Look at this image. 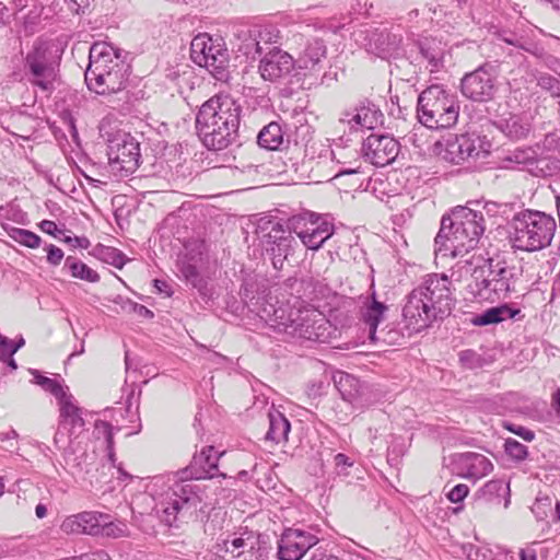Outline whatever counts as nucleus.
I'll return each instance as SVG.
<instances>
[{
    "label": "nucleus",
    "mask_w": 560,
    "mask_h": 560,
    "mask_svg": "<svg viewBox=\"0 0 560 560\" xmlns=\"http://www.w3.org/2000/svg\"><path fill=\"white\" fill-rule=\"evenodd\" d=\"M402 318L409 335L420 332L441 319L417 287L406 298Z\"/></svg>",
    "instance_id": "nucleus-17"
},
{
    "label": "nucleus",
    "mask_w": 560,
    "mask_h": 560,
    "mask_svg": "<svg viewBox=\"0 0 560 560\" xmlns=\"http://www.w3.org/2000/svg\"><path fill=\"white\" fill-rule=\"evenodd\" d=\"M67 8L74 14L84 13L85 9L90 7L91 0H65Z\"/></svg>",
    "instance_id": "nucleus-54"
},
{
    "label": "nucleus",
    "mask_w": 560,
    "mask_h": 560,
    "mask_svg": "<svg viewBox=\"0 0 560 560\" xmlns=\"http://www.w3.org/2000/svg\"><path fill=\"white\" fill-rule=\"evenodd\" d=\"M243 107L229 94H217L206 101L196 114L195 127L208 150L221 151L238 140Z\"/></svg>",
    "instance_id": "nucleus-2"
},
{
    "label": "nucleus",
    "mask_w": 560,
    "mask_h": 560,
    "mask_svg": "<svg viewBox=\"0 0 560 560\" xmlns=\"http://www.w3.org/2000/svg\"><path fill=\"white\" fill-rule=\"evenodd\" d=\"M552 407L556 411V416L560 419V388H557L552 395Z\"/></svg>",
    "instance_id": "nucleus-63"
},
{
    "label": "nucleus",
    "mask_w": 560,
    "mask_h": 560,
    "mask_svg": "<svg viewBox=\"0 0 560 560\" xmlns=\"http://www.w3.org/2000/svg\"><path fill=\"white\" fill-rule=\"evenodd\" d=\"M124 308L127 310L128 312H133L141 317L152 318L154 316L153 312L150 311L148 307L130 300L126 302Z\"/></svg>",
    "instance_id": "nucleus-52"
},
{
    "label": "nucleus",
    "mask_w": 560,
    "mask_h": 560,
    "mask_svg": "<svg viewBox=\"0 0 560 560\" xmlns=\"http://www.w3.org/2000/svg\"><path fill=\"white\" fill-rule=\"evenodd\" d=\"M108 518H104V523L101 529L102 535L113 538H119L128 535V526L122 522H107Z\"/></svg>",
    "instance_id": "nucleus-45"
},
{
    "label": "nucleus",
    "mask_w": 560,
    "mask_h": 560,
    "mask_svg": "<svg viewBox=\"0 0 560 560\" xmlns=\"http://www.w3.org/2000/svg\"><path fill=\"white\" fill-rule=\"evenodd\" d=\"M504 451L515 462H523L528 456L527 446L511 438L505 440Z\"/></svg>",
    "instance_id": "nucleus-43"
},
{
    "label": "nucleus",
    "mask_w": 560,
    "mask_h": 560,
    "mask_svg": "<svg viewBox=\"0 0 560 560\" xmlns=\"http://www.w3.org/2000/svg\"><path fill=\"white\" fill-rule=\"evenodd\" d=\"M399 143L388 135L371 133L362 142L363 158L375 166H386L395 161Z\"/></svg>",
    "instance_id": "nucleus-20"
},
{
    "label": "nucleus",
    "mask_w": 560,
    "mask_h": 560,
    "mask_svg": "<svg viewBox=\"0 0 560 560\" xmlns=\"http://www.w3.org/2000/svg\"><path fill=\"white\" fill-rule=\"evenodd\" d=\"M172 481L166 497L156 504L158 515L168 526L179 516L192 517L198 512L206 513L232 495L230 488L218 486L217 481L200 483L198 479L179 476V471L173 474Z\"/></svg>",
    "instance_id": "nucleus-1"
},
{
    "label": "nucleus",
    "mask_w": 560,
    "mask_h": 560,
    "mask_svg": "<svg viewBox=\"0 0 560 560\" xmlns=\"http://www.w3.org/2000/svg\"><path fill=\"white\" fill-rule=\"evenodd\" d=\"M247 33L250 42L246 45V55L250 54V48H254L256 54L262 55L265 47L280 44L281 36L279 30L276 26L268 25L249 30Z\"/></svg>",
    "instance_id": "nucleus-29"
},
{
    "label": "nucleus",
    "mask_w": 560,
    "mask_h": 560,
    "mask_svg": "<svg viewBox=\"0 0 560 560\" xmlns=\"http://www.w3.org/2000/svg\"><path fill=\"white\" fill-rule=\"evenodd\" d=\"M107 156L112 172L127 177L139 167L140 144L130 133L118 130L107 139Z\"/></svg>",
    "instance_id": "nucleus-12"
},
{
    "label": "nucleus",
    "mask_w": 560,
    "mask_h": 560,
    "mask_svg": "<svg viewBox=\"0 0 560 560\" xmlns=\"http://www.w3.org/2000/svg\"><path fill=\"white\" fill-rule=\"evenodd\" d=\"M190 57L196 65L206 68L215 79L221 81L228 79L230 58L221 37L199 33L190 43Z\"/></svg>",
    "instance_id": "nucleus-10"
},
{
    "label": "nucleus",
    "mask_w": 560,
    "mask_h": 560,
    "mask_svg": "<svg viewBox=\"0 0 560 560\" xmlns=\"http://www.w3.org/2000/svg\"><path fill=\"white\" fill-rule=\"evenodd\" d=\"M371 42L375 45L376 55L381 58L394 56L400 48L402 36L387 30L374 32Z\"/></svg>",
    "instance_id": "nucleus-31"
},
{
    "label": "nucleus",
    "mask_w": 560,
    "mask_h": 560,
    "mask_svg": "<svg viewBox=\"0 0 560 560\" xmlns=\"http://www.w3.org/2000/svg\"><path fill=\"white\" fill-rule=\"evenodd\" d=\"M420 54L428 61L430 72L443 68L444 49L434 39H424L419 45Z\"/></svg>",
    "instance_id": "nucleus-35"
},
{
    "label": "nucleus",
    "mask_w": 560,
    "mask_h": 560,
    "mask_svg": "<svg viewBox=\"0 0 560 560\" xmlns=\"http://www.w3.org/2000/svg\"><path fill=\"white\" fill-rule=\"evenodd\" d=\"M100 255H101V258L105 262H107L118 269H121L127 261L126 256L120 250H118L117 248H114V247H109V246L103 247L100 250Z\"/></svg>",
    "instance_id": "nucleus-44"
},
{
    "label": "nucleus",
    "mask_w": 560,
    "mask_h": 560,
    "mask_svg": "<svg viewBox=\"0 0 560 560\" xmlns=\"http://www.w3.org/2000/svg\"><path fill=\"white\" fill-rule=\"evenodd\" d=\"M382 112L375 105L368 104L342 113L339 124L348 126L351 131H358L360 129H374L382 124Z\"/></svg>",
    "instance_id": "nucleus-27"
},
{
    "label": "nucleus",
    "mask_w": 560,
    "mask_h": 560,
    "mask_svg": "<svg viewBox=\"0 0 560 560\" xmlns=\"http://www.w3.org/2000/svg\"><path fill=\"white\" fill-rule=\"evenodd\" d=\"M451 284V280L445 275L433 273L417 287L441 319L451 314L455 303Z\"/></svg>",
    "instance_id": "nucleus-16"
},
{
    "label": "nucleus",
    "mask_w": 560,
    "mask_h": 560,
    "mask_svg": "<svg viewBox=\"0 0 560 560\" xmlns=\"http://www.w3.org/2000/svg\"><path fill=\"white\" fill-rule=\"evenodd\" d=\"M264 165H254V164H247L244 165L242 168L235 167L236 171L245 175L250 180L255 182L257 175L260 174V168H262Z\"/></svg>",
    "instance_id": "nucleus-55"
},
{
    "label": "nucleus",
    "mask_w": 560,
    "mask_h": 560,
    "mask_svg": "<svg viewBox=\"0 0 560 560\" xmlns=\"http://www.w3.org/2000/svg\"><path fill=\"white\" fill-rule=\"evenodd\" d=\"M9 358V338L0 334V360L5 361Z\"/></svg>",
    "instance_id": "nucleus-59"
},
{
    "label": "nucleus",
    "mask_w": 560,
    "mask_h": 560,
    "mask_svg": "<svg viewBox=\"0 0 560 560\" xmlns=\"http://www.w3.org/2000/svg\"><path fill=\"white\" fill-rule=\"evenodd\" d=\"M469 488L467 485L459 483L454 486L450 492L447 493V499L453 503L463 502L464 499L468 495Z\"/></svg>",
    "instance_id": "nucleus-50"
},
{
    "label": "nucleus",
    "mask_w": 560,
    "mask_h": 560,
    "mask_svg": "<svg viewBox=\"0 0 560 560\" xmlns=\"http://www.w3.org/2000/svg\"><path fill=\"white\" fill-rule=\"evenodd\" d=\"M371 290L372 291L363 298L359 307V320L368 334V340L373 345H401L405 335L399 329L390 325L378 329V326L386 319L389 307L386 303L377 299L374 283L371 284Z\"/></svg>",
    "instance_id": "nucleus-8"
},
{
    "label": "nucleus",
    "mask_w": 560,
    "mask_h": 560,
    "mask_svg": "<svg viewBox=\"0 0 560 560\" xmlns=\"http://www.w3.org/2000/svg\"><path fill=\"white\" fill-rule=\"evenodd\" d=\"M319 541L312 532L302 528H285L278 540L280 560H301Z\"/></svg>",
    "instance_id": "nucleus-19"
},
{
    "label": "nucleus",
    "mask_w": 560,
    "mask_h": 560,
    "mask_svg": "<svg viewBox=\"0 0 560 560\" xmlns=\"http://www.w3.org/2000/svg\"><path fill=\"white\" fill-rule=\"evenodd\" d=\"M59 405V428L55 434L54 442L56 445L59 443L65 444L62 430L69 432V436L78 434L83 431L84 419L82 417V409L77 405L74 397L67 393L58 400Z\"/></svg>",
    "instance_id": "nucleus-21"
},
{
    "label": "nucleus",
    "mask_w": 560,
    "mask_h": 560,
    "mask_svg": "<svg viewBox=\"0 0 560 560\" xmlns=\"http://www.w3.org/2000/svg\"><path fill=\"white\" fill-rule=\"evenodd\" d=\"M538 86L550 92L551 96L557 97L560 94V80L550 75L541 74L537 81Z\"/></svg>",
    "instance_id": "nucleus-47"
},
{
    "label": "nucleus",
    "mask_w": 560,
    "mask_h": 560,
    "mask_svg": "<svg viewBox=\"0 0 560 560\" xmlns=\"http://www.w3.org/2000/svg\"><path fill=\"white\" fill-rule=\"evenodd\" d=\"M457 96L440 85H431L418 97L417 117L429 129H447L456 125L459 117Z\"/></svg>",
    "instance_id": "nucleus-7"
},
{
    "label": "nucleus",
    "mask_w": 560,
    "mask_h": 560,
    "mask_svg": "<svg viewBox=\"0 0 560 560\" xmlns=\"http://www.w3.org/2000/svg\"><path fill=\"white\" fill-rule=\"evenodd\" d=\"M25 340L23 337H20L16 341H12L9 339V358L13 357V354L24 346Z\"/></svg>",
    "instance_id": "nucleus-60"
},
{
    "label": "nucleus",
    "mask_w": 560,
    "mask_h": 560,
    "mask_svg": "<svg viewBox=\"0 0 560 560\" xmlns=\"http://www.w3.org/2000/svg\"><path fill=\"white\" fill-rule=\"evenodd\" d=\"M498 39L510 46L515 47L518 50H523L533 55L536 51V45L532 40H529L527 37L523 35H518L511 31H500L498 33Z\"/></svg>",
    "instance_id": "nucleus-37"
},
{
    "label": "nucleus",
    "mask_w": 560,
    "mask_h": 560,
    "mask_svg": "<svg viewBox=\"0 0 560 560\" xmlns=\"http://www.w3.org/2000/svg\"><path fill=\"white\" fill-rule=\"evenodd\" d=\"M32 374L35 377V383L39 385L44 390L52 394L57 398V400H59L62 396L67 394L62 385L58 383L56 380L43 376L36 370L32 371Z\"/></svg>",
    "instance_id": "nucleus-39"
},
{
    "label": "nucleus",
    "mask_w": 560,
    "mask_h": 560,
    "mask_svg": "<svg viewBox=\"0 0 560 560\" xmlns=\"http://www.w3.org/2000/svg\"><path fill=\"white\" fill-rule=\"evenodd\" d=\"M288 228L312 250L319 249L335 233L334 223L328 215L311 211L292 215L288 220Z\"/></svg>",
    "instance_id": "nucleus-11"
},
{
    "label": "nucleus",
    "mask_w": 560,
    "mask_h": 560,
    "mask_svg": "<svg viewBox=\"0 0 560 560\" xmlns=\"http://www.w3.org/2000/svg\"><path fill=\"white\" fill-rule=\"evenodd\" d=\"M520 313V308H513L511 305L505 303L490 307L485 312L475 315L471 318V323L476 326L499 324L505 319L515 318Z\"/></svg>",
    "instance_id": "nucleus-32"
},
{
    "label": "nucleus",
    "mask_w": 560,
    "mask_h": 560,
    "mask_svg": "<svg viewBox=\"0 0 560 560\" xmlns=\"http://www.w3.org/2000/svg\"><path fill=\"white\" fill-rule=\"evenodd\" d=\"M107 515L97 512H82L66 518L61 524L65 533L98 535Z\"/></svg>",
    "instance_id": "nucleus-28"
},
{
    "label": "nucleus",
    "mask_w": 560,
    "mask_h": 560,
    "mask_svg": "<svg viewBox=\"0 0 560 560\" xmlns=\"http://www.w3.org/2000/svg\"><path fill=\"white\" fill-rule=\"evenodd\" d=\"M451 465L454 474L474 481L486 477L493 469V465L488 457L474 452L455 454L452 457Z\"/></svg>",
    "instance_id": "nucleus-23"
},
{
    "label": "nucleus",
    "mask_w": 560,
    "mask_h": 560,
    "mask_svg": "<svg viewBox=\"0 0 560 560\" xmlns=\"http://www.w3.org/2000/svg\"><path fill=\"white\" fill-rule=\"evenodd\" d=\"M9 236L15 242L30 248H37L40 245V237L32 231L12 228L9 231Z\"/></svg>",
    "instance_id": "nucleus-38"
},
{
    "label": "nucleus",
    "mask_w": 560,
    "mask_h": 560,
    "mask_svg": "<svg viewBox=\"0 0 560 560\" xmlns=\"http://www.w3.org/2000/svg\"><path fill=\"white\" fill-rule=\"evenodd\" d=\"M95 430L98 434H102L107 443V450H108V457L110 462L114 464V453H113V446H114V436H113V427L109 422L106 421H96L95 423Z\"/></svg>",
    "instance_id": "nucleus-46"
},
{
    "label": "nucleus",
    "mask_w": 560,
    "mask_h": 560,
    "mask_svg": "<svg viewBox=\"0 0 560 560\" xmlns=\"http://www.w3.org/2000/svg\"><path fill=\"white\" fill-rule=\"evenodd\" d=\"M499 129L510 139L520 140L528 136L532 124L527 114H511L498 121Z\"/></svg>",
    "instance_id": "nucleus-30"
},
{
    "label": "nucleus",
    "mask_w": 560,
    "mask_h": 560,
    "mask_svg": "<svg viewBox=\"0 0 560 560\" xmlns=\"http://www.w3.org/2000/svg\"><path fill=\"white\" fill-rule=\"evenodd\" d=\"M83 560H112L105 551H96L90 556H85Z\"/></svg>",
    "instance_id": "nucleus-64"
},
{
    "label": "nucleus",
    "mask_w": 560,
    "mask_h": 560,
    "mask_svg": "<svg viewBox=\"0 0 560 560\" xmlns=\"http://www.w3.org/2000/svg\"><path fill=\"white\" fill-rule=\"evenodd\" d=\"M257 143L269 151L281 150L284 143V131L281 125L277 121L266 125L257 136Z\"/></svg>",
    "instance_id": "nucleus-34"
},
{
    "label": "nucleus",
    "mask_w": 560,
    "mask_h": 560,
    "mask_svg": "<svg viewBox=\"0 0 560 560\" xmlns=\"http://www.w3.org/2000/svg\"><path fill=\"white\" fill-rule=\"evenodd\" d=\"M326 55L327 47L323 39H308L294 59L295 69L303 71L305 77L310 75L317 79L325 69Z\"/></svg>",
    "instance_id": "nucleus-22"
},
{
    "label": "nucleus",
    "mask_w": 560,
    "mask_h": 560,
    "mask_svg": "<svg viewBox=\"0 0 560 560\" xmlns=\"http://www.w3.org/2000/svg\"><path fill=\"white\" fill-rule=\"evenodd\" d=\"M269 428L266 433V441L279 444L288 440L291 429L289 420L280 411L272 409L268 412Z\"/></svg>",
    "instance_id": "nucleus-33"
},
{
    "label": "nucleus",
    "mask_w": 560,
    "mask_h": 560,
    "mask_svg": "<svg viewBox=\"0 0 560 560\" xmlns=\"http://www.w3.org/2000/svg\"><path fill=\"white\" fill-rule=\"evenodd\" d=\"M307 303L300 296H292L276 304L266 302L257 308V315L275 332L296 337Z\"/></svg>",
    "instance_id": "nucleus-9"
},
{
    "label": "nucleus",
    "mask_w": 560,
    "mask_h": 560,
    "mask_svg": "<svg viewBox=\"0 0 560 560\" xmlns=\"http://www.w3.org/2000/svg\"><path fill=\"white\" fill-rule=\"evenodd\" d=\"M505 161L520 166L533 165L536 162V152L532 148L515 149L505 158Z\"/></svg>",
    "instance_id": "nucleus-41"
},
{
    "label": "nucleus",
    "mask_w": 560,
    "mask_h": 560,
    "mask_svg": "<svg viewBox=\"0 0 560 560\" xmlns=\"http://www.w3.org/2000/svg\"><path fill=\"white\" fill-rule=\"evenodd\" d=\"M462 94L472 102H488L497 91L495 67L487 62L466 73L460 80Z\"/></svg>",
    "instance_id": "nucleus-14"
},
{
    "label": "nucleus",
    "mask_w": 560,
    "mask_h": 560,
    "mask_svg": "<svg viewBox=\"0 0 560 560\" xmlns=\"http://www.w3.org/2000/svg\"><path fill=\"white\" fill-rule=\"evenodd\" d=\"M522 269L504 259L488 258L472 269L468 292L475 302L497 303L516 292Z\"/></svg>",
    "instance_id": "nucleus-5"
},
{
    "label": "nucleus",
    "mask_w": 560,
    "mask_h": 560,
    "mask_svg": "<svg viewBox=\"0 0 560 560\" xmlns=\"http://www.w3.org/2000/svg\"><path fill=\"white\" fill-rule=\"evenodd\" d=\"M262 231H267L261 236V243L266 254L271 259L275 269L280 270L283 262L292 252V245L295 242L288 224L284 226L280 222H267V226H261Z\"/></svg>",
    "instance_id": "nucleus-15"
},
{
    "label": "nucleus",
    "mask_w": 560,
    "mask_h": 560,
    "mask_svg": "<svg viewBox=\"0 0 560 560\" xmlns=\"http://www.w3.org/2000/svg\"><path fill=\"white\" fill-rule=\"evenodd\" d=\"M46 252H47V261L54 266H58L62 258H63V252L62 249H60L59 247L52 245V244H49L47 247H46Z\"/></svg>",
    "instance_id": "nucleus-53"
},
{
    "label": "nucleus",
    "mask_w": 560,
    "mask_h": 560,
    "mask_svg": "<svg viewBox=\"0 0 560 560\" xmlns=\"http://www.w3.org/2000/svg\"><path fill=\"white\" fill-rule=\"evenodd\" d=\"M39 228L43 232L52 235L56 238L59 237V235H63V230L58 229L57 224L50 220L42 221Z\"/></svg>",
    "instance_id": "nucleus-57"
},
{
    "label": "nucleus",
    "mask_w": 560,
    "mask_h": 560,
    "mask_svg": "<svg viewBox=\"0 0 560 560\" xmlns=\"http://www.w3.org/2000/svg\"><path fill=\"white\" fill-rule=\"evenodd\" d=\"M459 360L463 365L469 369H475L480 365V355L474 350H464L459 353Z\"/></svg>",
    "instance_id": "nucleus-51"
},
{
    "label": "nucleus",
    "mask_w": 560,
    "mask_h": 560,
    "mask_svg": "<svg viewBox=\"0 0 560 560\" xmlns=\"http://www.w3.org/2000/svg\"><path fill=\"white\" fill-rule=\"evenodd\" d=\"M26 74L32 84L44 92L54 89L56 80V65L49 59L48 51L42 46H36L27 54L25 60Z\"/></svg>",
    "instance_id": "nucleus-18"
},
{
    "label": "nucleus",
    "mask_w": 560,
    "mask_h": 560,
    "mask_svg": "<svg viewBox=\"0 0 560 560\" xmlns=\"http://www.w3.org/2000/svg\"><path fill=\"white\" fill-rule=\"evenodd\" d=\"M129 77V65L121 50L106 42H96L90 47L89 66L84 73L90 91L105 95L125 88Z\"/></svg>",
    "instance_id": "nucleus-4"
},
{
    "label": "nucleus",
    "mask_w": 560,
    "mask_h": 560,
    "mask_svg": "<svg viewBox=\"0 0 560 560\" xmlns=\"http://www.w3.org/2000/svg\"><path fill=\"white\" fill-rule=\"evenodd\" d=\"M298 330L296 338L327 342L331 336L332 326L322 312L307 303Z\"/></svg>",
    "instance_id": "nucleus-24"
},
{
    "label": "nucleus",
    "mask_w": 560,
    "mask_h": 560,
    "mask_svg": "<svg viewBox=\"0 0 560 560\" xmlns=\"http://www.w3.org/2000/svg\"><path fill=\"white\" fill-rule=\"evenodd\" d=\"M224 452L219 453L213 446L203 447L200 453L195 454L190 464L178 470L179 476H188L192 479H210L215 477L218 463Z\"/></svg>",
    "instance_id": "nucleus-26"
},
{
    "label": "nucleus",
    "mask_w": 560,
    "mask_h": 560,
    "mask_svg": "<svg viewBox=\"0 0 560 560\" xmlns=\"http://www.w3.org/2000/svg\"><path fill=\"white\" fill-rule=\"evenodd\" d=\"M556 220L538 210L515 213L509 224V242L515 250L527 253L547 248L555 236Z\"/></svg>",
    "instance_id": "nucleus-6"
},
{
    "label": "nucleus",
    "mask_w": 560,
    "mask_h": 560,
    "mask_svg": "<svg viewBox=\"0 0 560 560\" xmlns=\"http://www.w3.org/2000/svg\"><path fill=\"white\" fill-rule=\"evenodd\" d=\"M180 271L184 275V277L188 281H191L194 284L199 277L198 269L196 268V266H194L191 264H183Z\"/></svg>",
    "instance_id": "nucleus-58"
},
{
    "label": "nucleus",
    "mask_w": 560,
    "mask_h": 560,
    "mask_svg": "<svg viewBox=\"0 0 560 560\" xmlns=\"http://www.w3.org/2000/svg\"><path fill=\"white\" fill-rule=\"evenodd\" d=\"M552 509V499L550 497L537 498L536 502L532 506V512L535 514L537 520H545L548 513Z\"/></svg>",
    "instance_id": "nucleus-48"
},
{
    "label": "nucleus",
    "mask_w": 560,
    "mask_h": 560,
    "mask_svg": "<svg viewBox=\"0 0 560 560\" xmlns=\"http://www.w3.org/2000/svg\"><path fill=\"white\" fill-rule=\"evenodd\" d=\"M338 389L345 400L352 401L357 396L358 380L349 374H341L337 382Z\"/></svg>",
    "instance_id": "nucleus-42"
},
{
    "label": "nucleus",
    "mask_w": 560,
    "mask_h": 560,
    "mask_svg": "<svg viewBox=\"0 0 560 560\" xmlns=\"http://www.w3.org/2000/svg\"><path fill=\"white\" fill-rule=\"evenodd\" d=\"M503 427L508 431L522 438L524 441L530 442L535 439V433L532 430H529L523 425L515 424L512 422H504Z\"/></svg>",
    "instance_id": "nucleus-49"
},
{
    "label": "nucleus",
    "mask_w": 560,
    "mask_h": 560,
    "mask_svg": "<svg viewBox=\"0 0 560 560\" xmlns=\"http://www.w3.org/2000/svg\"><path fill=\"white\" fill-rule=\"evenodd\" d=\"M480 492L488 500H492L497 497L509 495L510 485L502 479H493L485 483Z\"/></svg>",
    "instance_id": "nucleus-40"
},
{
    "label": "nucleus",
    "mask_w": 560,
    "mask_h": 560,
    "mask_svg": "<svg viewBox=\"0 0 560 560\" xmlns=\"http://www.w3.org/2000/svg\"><path fill=\"white\" fill-rule=\"evenodd\" d=\"M334 460L339 474H346L347 468L353 465V462L350 459V457L342 453L335 455Z\"/></svg>",
    "instance_id": "nucleus-56"
},
{
    "label": "nucleus",
    "mask_w": 560,
    "mask_h": 560,
    "mask_svg": "<svg viewBox=\"0 0 560 560\" xmlns=\"http://www.w3.org/2000/svg\"><path fill=\"white\" fill-rule=\"evenodd\" d=\"M10 12L9 9L0 2V24L5 25L10 22Z\"/></svg>",
    "instance_id": "nucleus-61"
},
{
    "label": "nucleus",
    "mask_w": 560,
    "mask_h": 560,
    "mask_svg": "<svg viewBox=\"0 0 560 560\" xmlns=\"http://www.w3.org/2000/svg\"><path fill=\"white\" fill-rule=\"evenodd\" d=\"M483 232V213L458 206L441 220L435 237L436 253L443 257H463L477 247Z\"/></svg>",
    "instance_id": "nucleus-3"
},
{
    "label": "nucleus",
    "mask_w": 560,
    "mask_h": 560,
    "mask_svg": "<svg viewBox=\"0 0 560 560\" xmlns=\"http://www.w3.org/2000/svg\"><path fill=\"white\" fill-rule=\"evenodd\" d=\"M295 69L294 58L278 46L270 48L259 61V73L266 81H277Z\"/></svg>",
    "instance_id": "nucleus-25"
},
{
    "label": "nucleus",
    "mask_w": 560,
    "mask_h": 560,
    "mask_svg": "<svg viewBox=\"0 0 560 560\" xmlns=\"http://www.w3.org/2000/svg\"><path fill=\"white\" fill-rule=\"evenodd\" d=\"M520 559L521 560H537V555L534 549H522L520 551Z\"/></svg>",
    "instance_id": "nucleus-62"
},
{
    "label": "nucleus",
    "mask_w": 560,
    "mask_h": 560,
    "mask_svg": "<svg viewBox=\"0 0 560 560\" xmlns=\"http://www.w3.org/2000/svg\"><path fill=\"white\" fill-rule=\"evenodd\" d=\"M490 142L476 133L450 136L438 143V154L446 162L460 164L469 159H479L490 152Z\"/></svg>",
    "instance_id": "nucleus-13"
},
{
    "label": "nucleus",
    "mask_w": 560,
    "mask_h": 560,
    "mask_svg": "<svg viewBox=\"0 0 560 560\" xmlns=\"http://www.w3.org/2000/svg\"><path fill=\"white\" fill-rule=\"evenodd\" d=\"M65 267L69 269L73 278L85 280L92 283L97 282L100 280V276L95 270L91 269L88 265L78 260L74 257H67L65 261Z\"/></svg>",
    "instance_id": "nucleus-36"
}]
</instances>
